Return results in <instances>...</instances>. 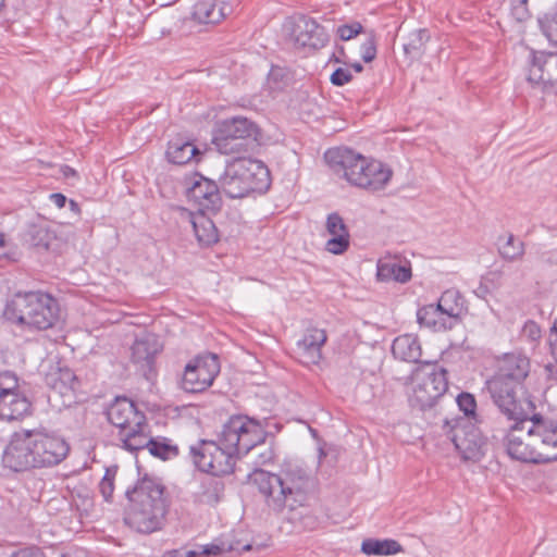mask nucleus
Segmentation results:
<instances>
[{
  "label": "nucleus",
  "mask_w": 557,
  "mask_h": 557,
  "mask_svg": "<svg viewBox=\"0 0 557 557\" xmlns=\"http://www.w3.org/2000/svg\"><path fill=\"white\" fill-rule=\"evenodd\" d=\"M327 341L323 329L308 327L297 342V354L304 364H319L322 359V347Z\"/></svg>",
  "instance_id": "412c9836"
},
{
  "label": "nucleus",
  "mask_w": 557,
  "mask_h": 557,
  "mask_svg": "<svg viewBox=\"0 0 557 557\" xmlns=\"http://www.w3.org/2000/svg\"><path fill=\"white\" fill-rule=\"evenodd\" d=\"M531 423L534 426L539 463L557 460V424L553 421H545L539 414L531 418Z\"/></svg>",
  "instance_id": "f3484780"
},
{
  "label": "nucleus",
  "mask_w": 557,
  "mask_h": 557,
  "mask_svg": "<svg viewBox=\"0 0 557 557\" xmlns=\"http://www.w3.org/2000/svg\"><path fill=\"white\" fill-rule=\"evenodd\" d=\"M430 40L429 30L425 28L412 30L404 42V52L409 59H418L424 52V47Z\"/></svg>",
  "instance_id": "2f4dec72"
},
{
  "label": "nucleus",
  "mask_w": 557,
  "mask_h": 557,
  "mask_svg": "<svg viewBox=\"0 0 557 557\" xmlns=\"http://www.w3.org/2000/svg\"><path fill=\"white\" fill-rule=\"evenodd\" d=\"M325 227L331 238L325 244V249L334 255L344 253L349 247V232L343 218L336 213H330Z\"/></svg>",
  "instance_id": "393cba45"
},
{
  "label": "nucleus",
  "mask_w": 557,
  "mask_h": 557,
  "mask_svg": "<svg viewBox=\"0 0 557 557\" xmlns=\"http://www.w3.org/2000/svg\"><path fill=\"white\" fill-rule=\"evenodd\" d=\"M261 425L248 417L233 416L216 434V440H200L189 448L194 465L213 476L231 474L239 455L263 443Z\"/></svg>",
  "instance_id": "f257e3e1"
},
{
  "label": "nucleus",
  "mask_w": 557,
  "mask_h": 557,
  "mask_svg": "<svg viewBox=\"0 0 557 557\" xmlns=\"http://www.w3.org/2000/svg\"><path fill=\"white\" fill-rule=\"evenodd\" d=\"M286 77L287 75L284 69L272 66L268 75V85L273 90L282 89L285 86Z\"/></svg>",
  "instance_id": "ea45409f"
},
{
  "label": "nucleus",
  "mask_w": 557,
  "mask_h": 557,
  "mask_svg": "<svg viewBox=\"0 0 557 557\" xmlns=\"http://www.w3.org/2000/svg\"><path fill=\"white\" fill-rule=\"evenodd\" d=\"M499 253L503 258L510 261L521 259L524 255V244L523 242L516 239V237L510 234L507 242L500 246Z\"/></svg>",
  "instance_id": "e433bc0d"
},
{
  "label": "nucleus",
  "mask_w": 557,
  "mask_h": 557,
  "mask_svg": "<svg viewBox=\"0 0 557 557\" xmlns=\"http://www.w3.org/2000/svg\"><path fill=\"white\" fill-rule=\"evenodd\" d=\"M17 392H22L17 376L10 371L0 373V396Z\"/></svg>",
  "instance_id": "58836bf2"
},
{
  "label": "nucleus",
  "mask_w": 557,
  "mask_h": 557,
  "mask_svg": "<svg viewBox=\"0 0 557 557\" xmlns=\"http://www.w3.org/2000/svg\"><path fill=\"white\" fill-rule=\"evenodd\" d=\"M261 140V129L251 120L234 116L222 121L213 136V145L222 154L247 153Z\"/></svg>",
  "instance_id": "9d476101"
},
{
  "label": "nucleus",
  "mask_w": 557,
  "mask_h": 557,
  "mask_svg": "<svg viewBox=\"0 0 557 557\" xmlns=\"http://www.w3.org/2000/svg\"><path fill=\"white\" fill-rule=\"evenodd\" d=\"M232 7L219 0H201L194 5V18L203 24H216L230 15Z\"/></svg>",
  "instance_id": "a878e982"
},
{
  "label": "nucleus",
  "mask_w": 557,
  "mask_h": 557,
  "mask_svg": "<svg viewBox=\"0 0 557 557\" xmlns=\"http://www.w3.org/2000/svg\"><path fill=\"white\" fill-rule=\"evenodd\" d=\"M30 414L32 403L23 391L0 396V420L20 421Z\"/></svg>",
  "instance_id": "b1692460"
},
{
  "label": "nucleus",
  "mask_w": 557,
  "mask_h": 557,
  "mask_svg": "<svg viewBox=\"0 0 557 557\" xmlns=\"http://www.w3.org/2000/svg\"><path fill=\"white\" fill-rule=\"evenodd\" d=\"M220 373L218 356L207 354L189 361L182 377V387L188 393H201L213 384Z\"/></svg>",
  "instance_id": "4468645a"
},
{
  "label": "nucleus",
  "mask_w": 557,
  "mask_h": 557,
  "mask_svg": "<svg viewBox=\"0 0 557 557\" xmlns=\"http://www.w3.org/2000/svg\"><path fill=\"white\" fill-rule=\"evenodd\" d=\"M331 60H334L335 62L337 63H343V64H347V61H346V53H345V50L343 47H339L338 48V55H336L335 53L333 54V58Z\"/></svg>",
  "instance_id": "5fc2aeb1"
},
{
  "label": "nucleus",
  "mask_w": 557,
  "mask_h": 557,
  "mask_svg": "<svg viewBox=\"0 0 557 557\" xmlns=\"http://www.w3.org/2000/svg\"><path fill=\"white\" fill-rule=\"evenodd\" d=\"M376 276L382 282L406 283L411 278V268L408 264H401L396 258L384 257L377 262Z\"/></svg>",
  "instance_id": "bb28decb"
},
{
  "label": "nucleus",
  "mask_w": 557,
  "mask_h": 557,
  "mask_svg": "<svg viewBox=\"0 0 557 557\" xmlns=\"http://www.w3.org/2000/svg\"><path fill=\"white\" fill-rule=\"evenodd\" d=\"M363 32V27L359 22H354L351 24H345L337 27L336 34L339 36L342 40H350L357 35Z\"/></svg>",
  "instance_id": "79ce46f5"
},
{
  "label": "nucleus",
  "mask_w": 557,
  "mask_h": 557,
  "mask_svg": "<svg viewBox=\"0 0 557 557\" xmlns=\"http://www.w3.org/2000/svg\"><path fill=\"white\" fill-rule=\"evenodd\" d=\"M443 430L463 460L478 461L483 457L486 442L476 423L468 418H454L445 420Z\"/></svg>",
  "instance_id": "f8f14e48"
},
{
  "label": "nucleus",
  "mask_w": 557,
  "mask_h": 557,
  "mask_svg": "<svg viewBox=\"0 0 557 557\" xmlns=\"http://www.w3.org/2000/svg\"><path fill=\"white\" fill-rule=\"evenodd\" d=\"M392 354L401 361L419 362L422 350L418 337L411 334L396 337L392 345Z\"/></svg>",
  "instance_id": "c85d7f7f"
},
{
  "label": "nucleus",
  "mask_w": 557,
  "mask_h": 557,
  "mask_svg": "<svg viewBox=\"0 0 557 557\" xmlns=\"http://www.w3.org/2000/svg\"><path fill=\"white\" fill-rule=\"evenodd\" d=\"M324 158L335 173L342 174L351 185L363 189H383L393 175L392 169L386 164L348 148L329 149Z\"/></svg>",
  "instance_id": "39448f33"
},
{
  "label": "nucleus",
  "mask_w": 557,
  "mask_h": 557,
  "mask_svg": "<svg viewBox=\"0 0 557 557\" xmlns=\"http://www.w3.org/2000/svg\"><path fill=\"white\" fill-rule=\"evenodd\" d=\"M330 79L335 86H344L352 79V75L348 69L338 67L332 73Z\"/></svg>",
  "instance_id": "a18cd8bd"
},
{
  "label": "nucleus",
  "mask_w": 557,
  "mask_h": 557,
  "mask_svg": "<svg viewBox=\"0 0 557 557\" xmlns=\"http://www.w3.org/2000/svg\"><path fill=\"white\" fill-rule=\"evenodd\" d=\"M443 314L459 319L466 311L465 299L456 289H447L436 304Z\"/></svg>",
  "instance_id": "7c9ffc66"
},
{
  "label": "nucleus",
  "mask_w": 557,
  "mask_h": 557,
  "mask_svg": "<svg viewBox=\"0 0 557 557\" xmlns=\"http://www.w3.org/2000/svg\"><path fill=\"white\" fill-rule=\"evenodd\" d=\"M447 375V370L437 363L424 362L417 367L410 375V406L419 410L432 408L448 389Z\"/></svg>",
  "instance_id": "1a4fd4ad"
},
{
  "label": "nucleus",
  "mask_w": 557,
  "mask_h": 557,
  "mask_svg": "<svg viewBox=\"0 0 557 557\" xmlns=\"http://www.w3.org/2000/svg\"><path fill=\"white\" fill-rule=\"evenodd\" d=\"M200 156L198 148L184 138H174L169 141L166 149L168 160L177 165H184Z\"/></svg>",
  "instance_id": "c756f323"
},
{
  "label": "nucleus",
  "mask_w": 557,
  "mask_h": 557,
  "mask_svg": "<svg viewBox=\"0 0 557 557\" xmlns=\"http://www.w3.org/2000/svg\"><path fill=\"white\" fill-rule=\"evenodd\" d=\"M537 22L544 36L557 47V7L539 17Z\"/></svg>",
  "instance_id": "c9c22d12"
},
{
  "label": "nucleus",
  "mask_w": 557,
  "mask_h": 557,
  "mask_svg": "<svg viewBox=\"0 0 557 557\" xmlns=\"http://www.w3.org/2000/svg\"><path fill=\"white\" fill-rule=\"evenodd\" d=\"M165 486L160 479L145 474L133 488L126 491L128 506L124 522L138 533L150 534L159 531L165 521L169 503Z\"/></svg>",
  "instance_id": "20e7f679"
},
{
  "label": "nucleus",
  "mask_w": 557,
  "mask_h": 557,
  "mask_svg": "<svg viewBox=\"0 0 557 557\" xmlns=\"http://www.w3.org/2000/svg\"><path fill=\"white\" fill-rule=\"evenodd\" d=\"M107 418L110 423L120 429V440L127 449L131 436L144 433L148 428L146 416L139 411L136 405L126 397H116L107 409Z\"/></svg>",
  "instance_id": "ddd939ff"
},
{
  "label": "nucleus",
  "mask_w": 557,
  "mask_h": 557,
  "mask_svg": "<svg viewBox=\"0 0 557 557\" xmlns=\"http://www.w3.org/2000/svg\"><path fill=\"white\" fill-rule=\"evenodd\" d=\"M62 173H63L64 177H66V178L76 176V171L67 165L62 168Z\"/></svg>",
  "instance_id": "6e6d98bb"
},
{
  "label": "nucleus",
  "mask_w": 557,
  "mask_h": 557,
  "mask_svg": "<svg viewBox=\"0 0 557 557\" xmlns=\"http://www.w3.org/2000/svg\"><path fill=\"white\" fill-rule=\"evenodd\" d=\"M9 244L5 239L4 233L0 232V260L7 259V260H14V253L11 252L9 249Z\"/></svg>",
  "instance_id": "8fccbe9b"
},
{
  "label": "nucleus",
  "mask_w": 557,
  "mask_h": 557,
  "mask_svg": "<svg viewBox=\"0 0 557 557\" xmlns=\"http://www.w3.org/2000/svg\"><path fill=\"white\" fill-rule=\"evenodd\" d=\"M459 409L465 413L462 418H468L472 422H479L476 417V401L472 394L462 392L456 398Z\"/></svg>",
  "instance_id": "4c0bfd02"
},
{
  "label": "nucleus",
  "mask_w": 557,
  "mask_h": 557,
  "mask_svg": "<svg viewBox=\"0 0 557 557\" xmlns=\"http://www.w3.org/2000/svg\"><path fill=\"white\" fill-rule=\"evenodd\" d=\"M4 318L12 323L36 330L52 327L60 315L58 300L44 292H17L4 308Z\"/></svg>",
  "instance_id": "0eeeda50"
},
{
  "label": "nucleus",
  "mask_w": 557,
  "mask_h": 557,
  "mask_svg": "<svg viewBox=\"0 0 557 557\" xmlns=\"http://www.w3.org/2000/svg\"><path fill=\"white\" fill-rule=\"evenodd\" d=\"M401 545L395 540L368 539L362 542L361 552L366 555H393L401 552Z\"/></svg>",
  "instance_id": "473e14b6"
},
{
  "label": "nucleus",
  "mask_w": 557,
  "mask_h": 557,
  "mask_svg": "<svg viewBox=\"0 0 557 557\" xmlns=\"http://www.w3.org/2000/svg\"><path fill=\"white\" fill-rule=\"evenodd\" d=\"M196 550L198 553V556H218L221 553H223L225 548L216 544H210L201 546L200 549Z\"/></svg>",
  "instance_id": "09e8293b"
},
{
  "label": "nucleus",
  "mask_w": 557,
  "mask_h": 557,
  "mask_svg": "<svg viewBox=\"0 0 557 557\" xmlns=\"http://www.w3.org/2000/svg\"><path fill=\"white\" fill-rule=\"evenodd\" d=\"M528 81L557 90V52H532Z\"/></svg>",
  "instance_id": "a211bd4d"
},
{
  "label": "nucleus",
  "mask_w": 557,
  "mask_h": 557,
  "mask_svg": "<svg viewBox=\"0 0 557 557\" xmlns=\"http://www.w3.org/2000/svg\"><path fill=\"white\" fill-rule=\"evenodd\" d=\"M49 198L58 208H63L67 201L66 197L61 193L51 194Z\"/></svg>",
  "instance_id": "864d4df0"
},
{
  "label": "nucleus",
  "mask_w": 557,
  "mask_h": 557,
  "mask_svg": "<svg viewBox=\"0 0 557 557\" xmlns=\"http://www.w3.org/2000/svg\"><path fill=\"white\" fill-rule=\"evenodd\" d=\"M522 334L530 341L535 342L541 337V329L536 322L529 320L523 325Z\"/></svg>",
  "instance_id": "49530a36"
},
{
  "label": "nucleus",
  "mask_w": 557,
  "mask_h": 557,
  "mask_svg": "<svg viewBox=\"0 0 557 557\" xmlns=\"http://www.w3.org/2000/svg\"><path fill=\"white\" fill-rule=\"evenodd\" d=\"M176 212L182 223L193 227L195 236L200 245L210 246L219 240V233L214 222L207 214L208 211L193 212L186 208L177 207Z\"/></svg>",
  "instance_id": "6ab92c4d"
},
{
  "label": "nucleus",
  "mask_w": 557,
  "mask_h": 557,
  "mask_svg": "<svg viewBox=\"0 0 557 557\" xmlns=\"http://www.w3.org/2000/svg\"><path fill=\"white\" fill-rule=\"evenodd\" d=\"M350 66H351V67L355 70V72H357V73H360V72H362V70H363L362 64H361V63H359V62H355V63H352Z\"/></svg>",
  "instance_id": "13d9d810"
},
{
  "label": "nucleus",
  "mask_w": 557,
  "mask_h": 557,
  "mask_svg": "<svg viewBox=\"0 0 557 557\" xmlns=\"http://www.w3.org/2000/svg\"><path fill=\"white\" fill-rule=\"evenodd\" d=\"M225 485L218 476H207L200 481L194 492V502L208 506H215L224 495Z\"/></svg>",
  "instance_id": "cd10ccee"
},
{
  "label": "nucleus",
  "mask_w": 557,
  "mask_h": 557,
  "mask_svg": "<svg viewBox=\"0 0 557 557\" xmlns=\"http://www.w3.org/2000/svg\"><path fill=\"white\" fill-rule=\"evenodd\" d=\"M530 360L521 354H508L502 360L498 373L487 382L494 404L504 417L522 416V404L517 398L521 383L529 375Z\"/></svg>",
  "instance_id": "423d86ee"
},
{
  "label": "nucleus",
  "mask_w": 557,
  "mask_h": 557,
  "mask_svg": "<svg viewBox=\"0 0 557 557\" xmlns=\"http://www.w3.org/2000/svg\"><path fill=\"white\" fill-rule=\"evenodd\" d=\"M115 472L107 469L102 480L99 483V491L107 502H110L114 491Z\"/></svg>",
  "instance_id": "a19ab883"
},
{
  "label": "nucleus",
  "mask_w": 557,
  "mask_h": 557,
  "mask_svg": "<svg viewBox=\"0 0 557 557\" xmlns=\"http://www.w3.org/2000/svg\"><path fill=\"white\" fill-rule=\"evenodd\" d=\"M160 350L161 345L152 334H146L136 338L132 346V361L138 366L147 380H150L152 376L154 358Z\"/></svg>",
  "instance_id": "aec40b11"
},
{
  "label": "nucleus",
  "mask_w": 557,
  "mask_h": 557,
  "mask_svg": "<svg viewBox=\"0 0 557 557\" xmlns=\"http://www.w3.org/2000/svg\"><path fill=\"white\" fill-rule=\"evenodd\" d=\"M252 483L264 497L267 507L275 515L294 521L293 512L306 506L313 480L300 466L285 463L278 473L256 470Z\"/></svg>",
  "instance_id": "f03ea898"
},
{
  "label": "nucleus",
  "mask_w": 557,
  "mask_h": 557,
  "mask_svg": "<svg viewBox=\"0 0 557 557\" xmlns=\"http://www.w3.org/2000/svg\"><path fill=\"white\" fill-rule=\"evenodd\" d=\"M9 557H46V555L40 548L30 546L16 549Z\"/></svg>",
  "instance_id": "de8ad7c7"
},
{
  "label": "nucleus",
  "mask_w": 557,
  "mask_h": 557,
  "mask_svg": "<svg viewBox=\"0 0 557 557\" xmlns=\"http://www.w3.org/2000/svg\"><path fill=\"white\" fill-rule=\"evenodd\" d=\"M528 0H512L511 15L517 22H524L529 18Z\"/></svg>",
  "instance_id": "c03bdc74"
},
{
  "label": "nucleus",
  "mask_w": 557,
  "mask_h": 557,
  "mask_svg": "<svg viewBox=\"0 0 557 557\" xmlns=\"http://www.w3.org/2000/svg\"><path fill=\"white\" fill-rule=\"evenodd\" d=\"M162 557H198L197 550H180V549H173L168 550L163 554Z\"/></svg>",
  "instance_id": "603ef678"
},
{
  "label": "nucleus",
  "mask_w": 557,
  "mask_h": 557,
  "mask_svg": "<svg viewBox=\"0 0 557 557\" xmlns=\"http://www.w3.org/2000/svg\"><path fill=\"white\" fill-rule=\"evenodd\" d=\"M69 205H70V209H71L73 212H75V213H79L81 209H79V206H78V203H77L76 201H74V200H72V199H71V200L69 201Z\"/></svg>",
  "instance_id": "4d7b16f0"
},
{
  "label": "nucleus",
  "mask_w": 557,
  "mask_h": 557,
  "mask_svg": "<svg viewBox=\"0 0 557 557\" xmlns=\"http://www.w3.org/2000/svg\"><path fill=\"white\" fill-rule=\"evenodd\" d=\"M293 35L295 44L302 48L320 49L329 40L324 27L307 17H300L296 22Z\"/></svg>",
  "instance_id": "5701e85b"
},
{
  "label": "nucleus",
  "mask_w": 557,
  "mask_h": 557,
  "mask_svg": "<svg viewBox=\"0 0 557 557\" xmlns=\"http://www.w3.org/2000/svg\"><path fill=\"white\" fill-rule=\"evenodd\" d=\"M69 453L70 445L60 435L21 430L12 434L2 454V463L15 472L50 468L61 463Z\"/></svg>",
  "instance_id": "7ed1b4c3"
},
{
  "label": "nucleus",
  "mask_w": 557,
  "mask_h": 557,
  "mask_svg": "<svg viewBox=\"0 0 557 557\" xmlns=\"http://www.w3.org/2000/svg\"><path fill=\"white\" fill-rule=\"evenodd\" d=\"M444 315L437 305H426L421 307L417 312V320L420 325L433 329L435 331L444 327V323L440 318Z\"/></svg>",
  "instance_id": "72a5a7b5"
},
{
  "label": "nucleus",
  "mask_w": 557,
  "mask_h": 557,
  "mask_svg": "<svg viewBox=\"0 0 557 557\" xmlns=\"http://www.w3.org/2000/svg\"><path fill=\"white\" fill-rule=\"evenodd\" d=\"M548 343L552 355L555 357V359H557V319L550 327Z\"/></svg>",
  "instance_id": "3c124183"
},
{
  "label": "nucleus",
  "mask_w": 557,
  "mask_h": 557,
  "mask_svg": "<svg viewBox=\"0 0 557 557\" xmlns=\"http://www.w3.org/2000/svg\"><path fill=\"white\" fill-rule=\"evenodd\" d=\"M219 183L225 196L240 199L252 193L267 191L271 185V176L261 161L238 157L226 163Z\"/></svg>",
  "instance_id": "6e6552de"
},
{
  "label": "nucleus",
  "mask_w": 557,
  "mask_h": 557,
  "mask_svg": "<svg viewBox=\"0 0 557 557\" xmlns=\"http://www.w3.org/2000/svg\"><path fill=\"white\" fill-rule=\"evenodd\" d=\"M45 382L54 393L63 398L64 405L75 401V393L79 388V380L75 373L61 361H48Z\"/></svg>",
  "instance_id": "dca6fc26"
},
{
  "label": "nucleus",
  "mask_w": 557,
  "mask_h": 557,
  "mask_svg": "<svg viewBox=\"0 0 557 557\" xmlns=\"http://www.w3.org/2000/svg\"><path fill=\"white\" fill-rule=\"evenodd\" d=\"M53 239V234L45 226L32 225L28 228L27 242L35 248L49 249Z\"/></svg>",
  "instance_id": "f704fd0d"
},
{
  "label": "nucleus",
  "mask_w": 557,
  "mask_h": 557,
  "mask_svg": "<svg viewBox=\"0 0 557 557\" xmlns=\"http://www.w3.org/2000/svg\"><path fill=\"white\" fill-rule=\"evenodd\" d=\"M522 416L519 418L506 417L509 422H512L504 430L506 451L512 459L539 463L533 423H531L529 413L523 408Z\"/></svg>",
  "instance_id": "9b49d317"
},
{
  "label": "nucleus",
  "mask_w": 557,
  "mask_h": 557,
  "mask_svg": "<svg viewBox=\"0 0 557 557\" xmlns=\"http://www.w3.org/2000/svg\"><path fill=\"white\" fill-rule=\"evenodd\" d=\"M360 54L366 63L372 62L376 57V42L373 34L360 47Z\"/></svg>",
  "instance_id": "37998d69"
},
{
  "label": "nucleus",
  "mask_w": 557,
  "mask_h": 557,
  "mask_svg": "<svg viewBox=\"0 0 557 557\" xmlns=\"http://www.w3.org/2000/svg\"><path fill=\"white\" fill-rule=\"evenodd\" d=\"M127 450L135 451L148 448L149 453L162 460H169L178 455V447L173 445L168 438H152L149 435V428L137 435L128 438Z\"/></svg>",
  "instance_id": "4be33fe9"
},
{
  "label": "nucleus",
  "mask_w": 557,
  "mask_h": 557,
  "mask_svg": "<svg viewBox=\"0 0 557 557\" xmlns=\"http://www.w3.org/2000/svg\"><path fill=\"white\" fill-rule=\"evenodd\" d=\"M220 183L209 180L200 174H195L188 184L187 198L198 206L197 211L216 213L221 210L223 200Z\"/></svg>",
  "instance_id": "2eb2a0df"
},
{
  "label": "nucleus",
  "mask_w": 557,
  "mask_h": 557,
  "mask_svg": "<svg viewBox=\"0 0 557 557\" xmlns=\"http://www.w3.org/2000/svg\"><path fill=\"white\" fill-rule=\"evenodd\" d=\"M243 549H244V550H250V549H251V545H249V544H248V545H245V546L243 547Z\"/></svg>",
  "instance_id": "bf43d9fd"
}]
</instances>
